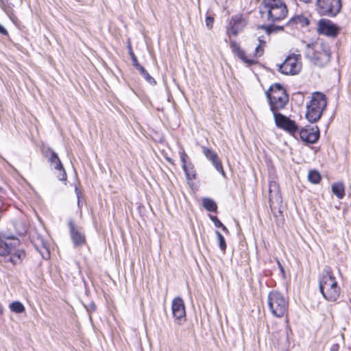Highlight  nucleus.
<instances>
[{
	"instance_id": "nucleus-1",
	"label": "nucleus",
	"mask_w": 351,
	"mask_h": 351,
	"mask_svg": "<svg viewBox=\"0 0 351 351\" xmlns=\"http://www.w3.org/2000/svg\"><path fill=\"white\" fill-rule=\"evenodd\" d=\"M20 244L19 239L14 237L0 236V256H9V261L14 265L21 264L26 254Z\"/></svg>"
},
{
	"instance_id": "nucleus-2",
	"label": "nucleus",
	"mask_w": 351,
	"mask_h": 351,
	"mask_svg": "<svg viewBox=\"0 0 351 351\" xmlns=\"http://www.w3.org/2000/svg\"><path fill=\"white\" fill-rule=\"evenodd\" d=\"M260 12L268 21L275 23L285 19L288 10L283 0H263Z\"/></svg>"
},
{
	"instance_id": "nucleus-3",
	"label": "nucleus",
	"mask_w": 351,
	"mask_h": 351,
	"mask_svg": "<svg viewBox=\"0 0 351 351\" xmlns=\"http://www.w3.org/2000/svg\"><path fill=\"white\" fill-rule=\"evenodd\" d=\"M319 287L324 298L330 302L337 300L341 293L336 278L330 268H326L319 277Z\"/></svg>"
},
{
	"instance_id": "nucleus-4",
	"label": "nucleus",
	"mask_w": 351,
	"mask_h": 351,
	"mask_svg": "<svg viewBox=\"0 0 351 351\" xmlns=\"http://www.w3.org/2000/svg\"><path fill=\"white\" fill-rule=\"evenodd\" d=\"M254 51L248 55L239 47L235 41L230 42V48L232 52L244 63L251 65L256 62V58L261 57L264 53L266 46L265 37L258 36L253 43Z\"/></svg>"
},
{
	"instance_id": "nucleus-5",
	"label": "nucleus",
	"mask_w": 351,
	"mask_h": 351,
	"mask_svg": "<svg viewBox=\"0 0 351 351\" xmlns=\"http://www.w3.org/2000/svg\"><path fill=\"white\" fill-rule=\"evenodd\" d=\"M305 55L311 62L318 66H326L330 57L328 46L320 42L306 45Z\"/></svg>"
},
{
	"instance_id": "nucleus-6",
	"label": "nucleus",
	"mask_w": 351,
	"mask_h": 351,
	"mask_svg": "<svg viewBox=\"0 0 351 351\" xmlns=\"http://www.w3.org/2000/svg\"><path fill=\"white\" fill-rule=\"evenodd\" d=\"M326 105V96L319 92L314 93L309 103L306 104L305 115L306 119L311 123H315L319 121Z\"/></svg>"
},
{
	"instance_id": "nucleus-7",
	"label": "nucleus",
	"mask_w": 351,
	"mask_h": 351,
	"mask_svg": "<svg viewBox=\"0 0 351 351\" xmlns=\"http://www.w3.org/2000/svg\"><path fill=\"white\" fill-rule=\"evenodd\" d=\"M267 305L269 311L276 317H282L287 315L289 300L278 291H273L269 293Z\"/></svg>"
},
{
	"instance_id": "nucleus-8",
	"label": "nucleus",
	"mask_w": 351,
	"mask_h": 351,
	"mask_svg": "<svg viewBox=\"0 0 351 351\" xmlns=\"http://www.w3.org/2000/svg\"><path fill=\"white\" fill-rule=\"evenodd\" d=\"M266 95L273 113L283 108L289 101L285 90L279 84L271 86Z\"/></svg>"
},
{
	"instance_id": "nucleus-9",
	"label": "nucleus",
	"mask_w": 351,
	"mask_h": 351,
	"mask_svg": "<svg viewBox=\"0 0 351 351\" xmlns=\"http://www.w3.org/2000/svg\"><path fill=\"white\" fill-rule=\"evenodd\" d=\"M317 10L321 15L336 16L341 10V0H317Z\"/></svg>"
},
{
	"instance_id": "nucleus-10",
	"label": "nucleus",
	"mask_w": 351,
	"mask_h": 351,
	"mask_svg": "<svg viewBox=\"0 0 351 351\" xmlns=\"http://www.w3.org/2000/svg\"><path fill=\"white\" fill-rule=\"evenodd\" d=\"M302 69V62L300 55L291 54L287 57L283 63L280 65L279 71L285 75H296Z\"/></svg>"
},
{
	"instance_id": "nucleus-11",
	"label": "nucleus",
	"mask_w": 351,
	"mask_h": 351,
	"mask_svg": "<svg viewBox=\"0 0 351 351\" xmlns=\"http://www.w3.org/2000/svg\"><path fill=\"white\" fill-rule=\"evenodd\" d=\"M182 169L185 173L186 178L189 185L196 179V171L193 164L189 160V157L184 149L179 152Z\"/></svg>"
},
{
	"instance_id": "nucleus-12",
	"label": "nucleus",
	"mask_w": 351,
	"mask_h": 351,
	"mask_svg": "<svg viewBox=\"0 0 351 351\" xmlns=\"http://www.w3.org/2000/svg\"><path fill=\"white\" fill-rule=\"evenodd\" d=\"M246 25L247 21L241 15L232 16L226 29L228 36L229 38L231 35L237 36L240 32L243 31Z\"/></svg>"
},
{
	"instance_id": "nucleus-13",
	"label": "nucleus",
	"mask_w": 351,
	"mask_h": 351,
	"mask_svg": "<svg viewBox=\"0 0 351 351\" xmlns=\"http://www.w3.org/2000/svg\"><path fill=\"white\" fill-rule=\"evenodd\" d=\"M171 309L176 323L182 324L185 321L186 308L184 300L180 297H176L173 300Z\"/></svg>"
},
{
	"instance_id": "nucleus-14",
	"label": "nucleus",
	"mask_w": 351,
	"mask_h": 351,
	"mask_svg": "<svg viewBox=\"0 0 351 351\" xmlns=\"http://www.w3.org/2000/svg\"><path fill=\"white\" fill-rule=\"evenodd\" d=\"M273 114L277 127L282 128L291 134H293L298 131V128L294 121L291 120L289 118L280 113H277V112H274Z\"/></svg>"
},
{
	"instance_id": "nucleus-15",
	"label": "nucleus",
	"mask_w": 351,
	"mask_h": 351,
	"mask_svg": "<svg viewBox=\"0 0 351 351\" xmlns=\"http://www.w3.org/2000/svg\"><path fill=\"white\" fill-rule=\"evenodd\" d=\"M339 28L328 19H321L317 24V32L328 36L335 37L338 34Z\"/></svg>"
},
{
	"instance_id": "nucleus-16",
	"label": "nucleus",
	"mask_w": 351,
	"mask_h": 351,
	"mask_svg": "<svg viewBox=\"0 0 351 351\" xmlns=\"http://www.w3.org/2000/svg\"><path fill=\"white\" fill-rule=\"evenodd\" d=\"M299 134L303 141L308 143H315L319 137V129L317 126L311 128H302Z\"/></svg>"
},
{
	"instance_id": "nucleus-17",
	"label": "nucleus",
	"mask_w": 351,
	"mask_h": 351,
	"mask_svg": "<svg viewBox=\"0 0 351 351\" xmlns=\"http://www.w3.org/2000/svg\"><path fill=\"white\" fill-rule=\"evenodd\" d=\"M70 235L75 247H80L85 244L86 237L81 230L76 228L72 221L69 223Z\"/></svg>"
},
{
	"instance_id": "nucleus-18",
	"label": "nucleus",
	"mask_w": 351,
	"mask_h": 351,
	"mask_svg": "<svg viewBox=\"0 0 351 351\" xmlns=\"http://www.w3.org/2000/svg\"><path fill=\"white\" fill-rule=\"evenodd\" d=\"M202 152L205 156L212 162L213 165L215 166V169L220 172L223 176H225V172L223 169L222 165L218 158L217 154L213 150L208 149L206 147H202Z\"/></svg>"
},
{
	"instance_id": "nucleus-19",
	"label": "nucleus",
	"mask_w": 351,
	"mask_h": 351,
	"mask_svg": "<svg viewBox=\"0 0 351 351\" xmlns=\"http://www.w3.org/2000/svg\"><path fill=\"white\" fill-rule=\"evenodd\" d=\"M49 161L52 165H54V168L59 171L58 175L57 177L58 179L61 181H65L66 180V172L63 168V166L62 165V162L58 158L56 153L51 151V156L49 157Z\"/></svg>"
},
{
	"instance_id": "nucleus-20",
	"label": "nucleus",
	"mask_w": 351,
	"mask_h": 351,
	"mask_svg": "<svg viewBox=\"0 0 351 351\" xmlns=\"http://www.w3.org/2000/svg\"><path fill=\"white\" fill-rule=\"evenodd\" d=\"M289 23L291 24L298 25L301 27L307 26L309 23V21L306 16L303 14H298L293 16Z\"/></svg>"
},
{
	"instance_id": "nucleus-21",
	"label": "nucleus",
	"mask_w": 351,
	"mask_h": 351,
	"mask_svg": "<svg viewBox=\"0 0 351 351\" xmlns=\"http://www.w3.org/2000/svg\"><path fill=\"white\" fill-rule=\"evenodd\" d=\"M332 192L339 199H342L345 195V187L343 183L337 182L332 185Z\"/></svg>"
},
{
	"instance_id": "nucleus-22",
	"label": "nucleus",
	"mask_w": 351,
	"mask_h": 351,
	"mask_svg": "<svg viewBox=\"0 0 351 351\" xmlns=\"http://www.w3.org/2000/svg\"><path fill=\"white\" fill-rule=\"evenodd\" d=\"M38 241H40L42 246L40 247L38 243H36L35 246L37 250L40 253L44 258H48L49 257V254L47 243L44 242L42 239H38Z\"/></svg>"
},
{
	"instance_id": "nucleus-23",
	"label": "nucleus",
	"mask_w": 351,
	"mask_h": 351,
	"mask_svg": "<svg viewBox=\"0 0 351 351\" xmlns=\"http://www.w3.org/2000/svg\"><path fill=\"white\" fill-rule=\"evenodd\" d=\"M10 308L12 311L16 313H21L25 311L24 305L18 301L13 302L10 304Z\"/></svg>"
},
{
	"instance_id": "nucleus-24",
	"label": "nucleus",
	"mask_w": 351,
	"mask_h": 351,
	"mask_svg": "<svg viewBox=\"0 0 351 351\" xmlns=\"http://www.w3.org/2000/svg\"><path fill=\"white\" fill-rule=\"evenodd\" d=\"M203 206L208 211H215L217 209L215 202L209 198H205L203 199Z\"/></svg>"
},
{
	"instance_id": "nucleus-25",
	"label": "nucleus",
	"mask_w": 351,
	"mask_h": 351,
	"mask_svg": "<svg viewBox=\"0 0 351 351\" xmlns=\"http://www.w3.org/2000/svg\"><path fill=\"white\" fill-rule=\"evenodd\" d=\"M308 180L313 184H317L321 180V176L316 171H311L308 175Z\"/></svg>"
},
{
	"instance_id": "nucleus-26",
	"label": "nucleus",
	"mask_w": 351,
	"mask_h": 351,
	"mask_svg": "<svg viewBox=\"0 0 351 351\" xmlns=\"http://www.w3.org/2000/svg\"><path fill=\"white\" fill-rule=\"evenodd\" d=\"M216 234L219 242V246L221 251L224 253L226 249V243L225 239L219 231H216Z\"/></svg>"
},
{
	"instance_id": "nucleus-27",
	"label": "nucleus",
	"mask_w": 351,
	"mask_h": 351,
	"mask_svg": "<svg viewBox=\"0 0 351 351\" xmlns=\"http://www.w3.org/2000/svg\"><path fill=\"white\" fill-rule=\"evenodd\" d=\"M212 220L215 226L221 228L222 230L226 232H228L227 228L217 217H213Z\"/></svg>"
},
{
	"instance_id": "nucleus-28",
	"label": "nucleus",
	"mask_w": 351,
	"mask_h": 351,
	"mask_svg": "<svg viewBox=\"0 0 351 351\" xmlns=\"http://www.w3.org/2000/svg\"><path fill=\"white\" fill-rule=\"evenodd\" d=\"M214 23V19L212 16H208L206 18V25L208 29H211L213 27Z\"/></svg>"
},
{
	"instance_id": "nucleus-29",
	"label": "nucleus",
	"mask_w": 351,
	"mask_h": 351,
	"mask_svg": "<svg viewBox=\"0 0 351 351\" xmlns=\"http://www.w3.org/2000/svg\"><path fill=\"white\" fill-rule=\"evenodd\" d=\"M146 81L150 84H155V80L147 72L145 74L143 75Z\"/></svg>"
},
{
	"instance_id": "nucleus-30",
	"label": "nucleus",
	"mask_w": 351,
	"mask_h": 351,
	"mask_svg": "<svg viewBox=\"0 0 351 351\" xmlns=\"http://www.w3.org/2000/svg\"><path fill=\"white\" fill-rule=\"evenodd\" d=\"M136 69L141 73V74L142 75H143L144 74H145L147 73V71L145 69V68L139 64V65H137V66L136 67Z\"/></svg>"
},
{
	"instance_id": "nucleus-31",
	"label": "nucleus",
	"mask_w": 351,
	"mask_h": 351,
	"mask_svg": "<svg viewBox=\"0 0 351 351\" xmlns=\"http://www.w3.org/2000/svg\"><path fill=\"white\" fill-rule=\"evenodd\" d=\"M0 34L3 35V36H8V32L6 30V29L2 25H1V24H0Z\"/></svg>"
},
{
	"instance_id": "nucleus-32",
	"label": "nucleus",
	"mask_w": 351,
	"mask_h": 351,
	"mask_svg": "<svg viewBox=\"0 0 351 351\" xmlns=\"http://www.w3.org/2000/svg\"><path fill=\"white\" fill-rule=\"evenodd\" d=\"M132 58L133 65L136 68L137 66V65H139L140 64L138 62L136 58L135 57V56L133 53L132 54Z\"/></svg>"
},
{
	"instance_id": "nucleus-33",
	"label": "nucleus",
	"mask_w": 351,
	"mask_h": 351,
	"mask_svg": "<svg viewBox=\"0 0 351 351\" xmlns=\"http://www.w3.org/2000/svg\"><path fill=\"white\" fill-rule=\"evenodd\" d=\"M75 193H76V195H77V205L80 207V193L78 191L77 188H75Z\"/></svg>"
},
{
	"instance_id": "nucleus-34",
	"label": "nucleus",
	"mask_w": 351,
	"mask_h": 351,
	"mask_svg": "<svg viewBox=\"0 0 351 351\" xmlns=\"http://www.w3.org/2000/svg\"><path fill=\"white\" fill-rule=\"evenodd\" d=\"M330 351H339V345L338 344H334L331 349H330Z\"/></svg>"
},
{
	"instance_id": "nucleus-35",
	"label": "nucleus",
	"mask_w": 351,
	"mask_h": 351,
	"mask_svg": "<svg viewBox=\"0 0 351 351\" xmlns=\"http://www.w3.org/2000/svg\"><path fill=\"white\" fill-rule=\"evenodd\" d=\"M300 1L304 2V3H309L311 1V0H300Z\"/></svg>"
},
{
	"instance_id": "nucleus-36",
	"label": "nucleus",
	"mask_w": 351,
	"mask_h": 351,
	"mask_svg": "<svg viewBox=\"0 0 351 351\" xmlns=\"http://www.w3.org/2000/svg\"><path fill=\"white\" fill-rule=\"evenodd\" d=\"M91 308H92L93 310H95V304H92V305H91Z\"/></svg>"
},
{
	"instance_id": "nucleus-37",
	"label": "nucleus",
	"mask_w": 351,
	"mask_h": 351,
	"mask_svg": "<svg viewBox=\"0 0 351 351\" xmlns=\"http://www.w3.org/2000/svg\"><path fill=\"white\" fill-rule=\"evenodd\" d=\"M265 31H266L267 35L268 36V35H269V32H268V30H267V28H265Z\"/></svg>"
}]
</instances>
